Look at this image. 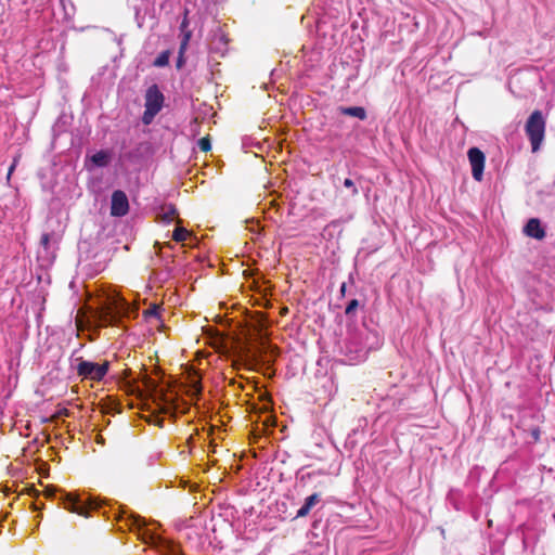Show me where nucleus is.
I'll use <instances>...</instances> for the list:
<instances>
[{"mask_svg":"<svg viewBox=\"0 0 555 555\" xmlns=\"http://www.w3.org/2000/svg\"><path fill=\"white\" fill-rule=\"evenodd\" d=\"M120 518L126 520L130 530H138L143 542L154 546L162 555H182L173 542L145 529V520L139 515L122 511Z\"/></svg>","mask_w":555,"mask_h":555,"instance_id":"f257e3e1","label":"nucleus"},{"mask_svg":"<svg viewBox=\"0 0 555 555\" xmlns=\"http://www.w3.org/2000/svg\"><path fill=\"white\" fill-rule=\"evenodd\" d=\"M142 388L138 386V391L150 397L163 413L169 414L175 409V398L156 379L144 376Z\"/></svg>","mask_w":555,"mask_h":555,"instance_id":"f03ea898","label":"nucleus"},{"mask_svg":"<svg viewBox=\"0 0 555 555\" xmlns=\"http://www.w3.org/2000/svg\"><path fill=\"white\" fill-rule=\"evenodd\" d=\"M546 121L541 111H533L528 117L525 131L531 143L532 152L539 151L545 134Z\"/></svg>","mask_w":555,"mask_h":555,"instance_id":"7ed1b4c3","label":"nucleus"},{"mask_svg":"<svg viewBox=\"0 0 555 555\" xmlns=\"http://www.w3.org/2000/svg\"><path fill=\"white\" fill-rule=\"evenodd\" d=\"M164 94L159 90L157 85H152L145 92V104L144 113L142 116V122L150 125L154 120L155 116L162 111L164 106Z\"/></svg>","mask_w":555,"mask_h":555,"instance_id":"20e7f679","label":"nucleus"},{"mask_svg":"<svg viewBox=\"0 0 555 555\" xmlns=\"http://www.w3.org/2000/svg\"><path fill=\"white\" fill-rule=\"evenodd\" d=\"M349 361H363L366 358V347L361 333L350 332L341 347Z\"/></svg>","mask_w":555,"mask_h":555,"instance_id":"39448f33","label":"nucleus"},{"mask_svg":"<svg viewBox=\"0 0 555 555\" xmlns=\"http://www.w3.org/2000/svg\"><path fill=\"white\" fill-rule=\"evenodd\" d=\"M57 493H60L59 499L62 501L65 509H68L69 512L76 513L78 515L87 516L88 506L74 494L59 491L52 487L46 489V494L49 498H56Z\"/></svg>","mask_w":555,"mask_h":555,"instance_id":"423d86ee","label":"nucleus"},{"mask_svg":"<svg viewBox=\"0 0 555 555\" xmlns=\"http://www.w3.org/2000/svg\"><path fill=\"white\" fill-rule=\"evenodd\" d=\"M108 371V362L102 364L91 361L79 360L77 365V373L83 378L92 380H102Z\"/></svg>","mask_w":555,"mask_h":555,"instance_id":"0eeeda50","label":"nucleus"},{"mask_svg":"<svg viewBox=\"0 0 555 555\" xmlns=\"http://www.w3.org/2000/svg\"><path fill=\"white\" fill-rule=\"evenodd\" d=\"M468 160L472 166L473 178L480 182L483 178L486 156L478 147H470L467 152Z\"/></svg>","mask_w":555,"mask_h":555,"instance_id":"6e6552de","label":"nucleus"},{"mask_svg":"<svg viewBox=\"0 0 555 555\" xmlns=\"http://www.w3.org/2000/svg\"><path fill=\"white\" fill-rule=\"evenodd\" d=\"M129 211V201L126 193L121 190H116L111 198V215L114 217H124Z\"/></svg>","mask_w":555,"mask_h":555,"instance_id":"1a4fd4ad","label":"nucleus"},{"mask_svg":"<svg viewBox=\"0 0 555 555\" xmlns=\"http://www.w3.org/2000/svg\"><path fill=\"white\" fill-rule=\"evenodd\" d=\"M184 535L191 546L197 550L203 548L207 542V537L204 534V529L202 527L189 526L184 530Z\"/></svg>","mask_w":555,"mask_h":555,"instance_id":"9d476101","label":"nucleus"},{"mask_svg":"<svg viewBox=\"0 0 555 555\" xmlns=\"http://www.w3.org/2000/svg\"><path fill=\"white\" fill-rule=\"evenodd\" d=\"M524 233L535 240H543L546 236L545 228L542 225L540 219L531 218L524 227Z\"/></svg>","mask_w":555,"mask_h":555,"instance_id":"9b49d317","label":"nucleus"},{"mask_svg":"<svg viewBox=\"0 0 555 555\" xmlns=\"http://www.w3.org/2000/svg\"><path fill=\"white\" fill-rule=\"evenodd\" d=\"M107 309V318H109L112 323H116L129 311L128 304L122 299L115 300Z\"/></svg>","mask_w":555,"mask_h":555,"instance_id":"f8f14e48","label":"nucleus"},{"mask_svg":"<svg viewBox=\"0 0 555 555\" xmlns=\"http://www.w3.org/2000/svg\"><path fill=\"white\" fill-rule=\"evenodd\" d=\"M178 215L177 208L172 204H165L159 207L157 217L160 222L164 224H169L173 221L175 217Z\"/></svg>","mask_w":555,"mask_h":555,"instance_id":"ddd939ff","label":"nucleus"},{"mask_svg":"<svg viewBox=\"0 0 555 555\" xmlns=\"http://www.w3.org/2000/svg\"><path fill=\"white\" fill-rule=\"evenodd\" d=\"M320 501H321V496L319 493H313V494L309 495L308 498H306L302 506L297 511L296 517L302 518V517H306L307 515H309L310 511L317 504H319Z\"/></svg>","mask_w":555,"mask_h":555,"instance_id":"4468645a","label":"nucleus"},{"mask_svg":"<svg viewBox=\"0 0 555 555\" xmlns=\"http://www.w3.org/2000/svg\"><path fill=\"white\" fill-rule=\"evenodd\" d=\"M340 114L351 116L364 120L366 118V111L362 106L338 107Z\"/></svg>","mask_w":555,"mask_h":555,"instance_id":"2eb2a0df","label":"nucleus"},{"mask_svg":"<svg viewBox=\"0 0 555 555\" xmlns=\"http://www.w3.org/2000/svg\"><path fill=\"white\" fill-rule=\"evenodd\" d=\"M111 160V153L108 151L101 150L91 156V162L99 168L106 167Z\"/></svg>","mask_w":555,"mask_h":555,"instance_id":"dca6fc26","label":"nucleus"},{"mask_svg":"<svg viewBox=\"0 0 555 555\" xmlns=\"http://www.w3.org/2000/svg\"><path fill=\"white\" fill-rule=\"evenodd\" d=\"M190 39H191V31H186L184 34V36L182 37V40H181V43H180V48H179V55H178V60H177V67L178 68H181L184 65V63H185L184 53H185L186 48L189 46Z\"/></svg>","mask_w":555,"mask_h":555,"instance_id":"f3484780","label":"nucleus"},{"mask_svg":"<svg viewBox=\"0 0 555 555\" xmlns=\"http://www.w3.org/2000/svg\"><path fill=\"white\" fill-rule=\"evenodd\" d=\"M66 20H70L75 14V5L72 0H60Z\"/></svg>","mask_w":555,"mask_h":555,"instance_id":"a211bd4d","label":"nucleus"},{"mask_svg":"<svg viewBox=\"0 0 555 555\" xmlns=\"http://www.w3.org/2000/svg\"><path fill=\"white\" fill-rule=\"evenodd\" d=\"M170 51L166 50L159 53V55L154 60L153 65L156 67H165L169 64Z\"/></svg>","mask_w":555,"mask_h":555,"instance_id":"6ab92c4d","label":"nucleus"},{"mask_svg":"<svg viewBox=\"0 0 555 555\" xmlns=\"http://www.w3.org/2000/svg\"><path fill=\"white\" fill-rule=\"evenodd\" d=\"M189 234L190 233L185 228L178 227L172 233V238L176 242H183L184 240H186Z\"/></svg>","mask_w":555,"mask_h":555,"instance_id":"aec40b11","label":"nucleus"},{"mask_svg":"<svg viewBox=\"0 0 555 555\" xmlns=\"http://www.w3.org/2000/svg\"><path fill=\"white\" fill-rule=\"evenodd\" d=\"M343 184H344L345 188L350 190V193H351L352 196L358 195L359 190H358V188L356 186L354 182L351 179L346 178L344 180Z\"/></svg>","mask_w":555,"mask_h":555,"instance_id":"412c9836","label":"nucleus"},{"mask_svg":"<svg viewBox=\"0 0 555 555\" xmlns=\"http://www.w3.org/2000/svg\"><path fill=\"white\" fill-rule=\"evenodd\" d=\"M197 146L199 147L201 151L208 152L211 149L210 140L206 137L202 138L198 140Z\"/></svg>","mask_w":555,"mask_h":555,"instance_id":"4be33fe9","label":"nucleus"},{"mask_svg":"<svg viewBox=\"0 0 555 555\" xmlns=\"http://www.w3.org/2000/svg\"><path fill=\"white\" fill-rule=\"evenodd\" d=\"M359 307V301L357 299H352L346 307L345 313L351 314L356 311V309Z\"/></svg>","mask_w":555,"mask_h":555,"instance_id":"5701e85b","label":"nucleus"},{"mask_svg":"<svg viewBox=\"0 0 555 555\" xmlns=\"http://www.w3.org/2000/svg\"><path fill=\"white\" fill-rule=\"evenodd\" d=\"M50 238H51V234H50V233H43V234L41 235L40 244L42 245V247H43L44 249H48V248H49Z\"/></svg>","mask_w":555,"mask_h":555,"instance_id":"b1692460","label":"nucleus"},{"mask_svg":"<svg viewBox=\"0 0 555 555\" xmlns=\"http://www.w3.org/2000/svg\"><path fill=\"white\" fill-rule=\"evenodd\" d=\"M145 317L146 318H158L159 317V312H158L157 307H153V308H150L149 310H146L145 311Z\"/></svg>","mask_w":555,"mask_h":555,"instance_id":"393cba45","label":"nucleus"},{"mask_svg":"<svg viewBox=\"0 0 555 555\" xmlns=\"http://www.w3.org/2000/svg\"><path fill=\"white\" fill-rule=\"evenodd\" d=\"M188 25H189L188 20H186V18H184V20L182 21L181 25H180V30H181V33H182L183 35H184L186 31H189V30L186 29V28H188Z\"/></svg>","mask_w":555,"mask_h":555,"instance_id":"a878e982","label":"nucleus"},{"mask_svg":"<svg viewBox=\"0 0 555 555\" xmlns=\"http://www.w3.org/2000/svg\"><path fill=\"white\" fill-rule=\"evenodd\" d=\"M317 473H307V474H301L299 479L300 481H306L307 479H310L311 477H313Z\"/></svg>","mask_w":555,"mask_h":555,"instance_id":"bb28decb","label":"nucleus"},{"mask_svg":"<svg viewBox=\"0 0 555 555\" xmlns=\"http://www.w3.org/2000/svg\"><path fill=\"white\" fill-rule=\"evenodd\" d=\"M16 164H17V159L15 158L12 163V165L10 166L9 168V172H8V179H10V176L12 175V172L14 171L15 167H16Z\"/></svg>","mask_w":555,"mask_h":555,"instance_id":"cd10ccee","label":"nucleus"},{"mask_svg":"<svg viewBox=\"0 0 555 555\" xmlns=\"http://www.w3.org/2000/svg\"><path fill=\"white\" fill-rule=\"evenodd\" d=\"M346 292V284L343 283L341 286H340V293L344 295Z\"/></svg>","mask_w":555,"mask_h":555,"instance_id":"c85d7f7f","label":"nucleus"}]
</instances>
